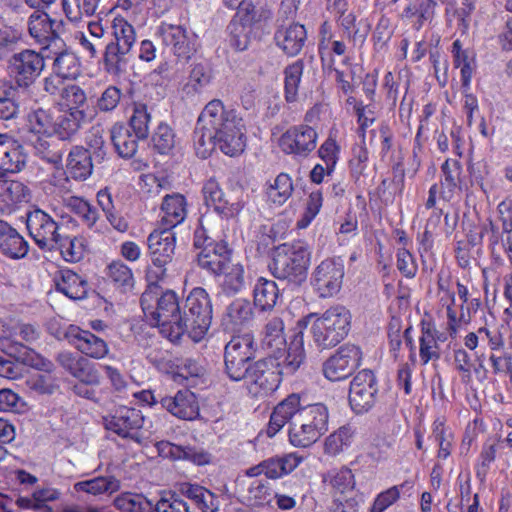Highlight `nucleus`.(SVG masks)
<instances>
[{"mask_svg": "<svg viewBox=\"0 0 512 512\" xmlns=\"http://www.w3.org/2000/svg\"><path fill=\"white\" fill-rule=\"evenodd\" d=\"M245 124L236 110L227 108L220 99H213L200 113L193 132L198 157L206 159L215 147L234 157L246 146Z\"/></svg>", "mask_w": 512, "mask_h": 512, "instance_id": "1", "label": "nucleus"}, {"mask_svg": "<svg viewBox=\"0 0 512 512\" xmlns=\"http://www.w3.org/2000/svg\"><path fill=\"white\" fill-rule=\"evenodd\" d=\"M328 418L324 404L304 405L298 394H291L274 407L267 435L273 437L288 423L290 443L295 447H309L328 430Z\"/></svg>", "mask_w": 512, "mask_h": 512, "instance_id": "2", "label": "nucleus"}, {"mask_svg": "<svg viewBox=\"0 0 512 512\" xmlns=\"http://www.w3.org/2000/svg\"><path fill=\"white\" fill-rule=\"evenodd\" d=\"M260 346L267 353V358L283 361V369L287 374L295 373L305 360L302 330L296 331L288 344L284 321L280 316L266 320L261 331Z\"/></svg>", "mask_w": 512, "mask_h": 512, "instance_id": "3", "label": "nucleus"}, {"mask_svg": "<svg viewBox=\"0 0 512 512\" xmlns=\"http://www.w3.org/2000/svg\"><path fill=\"white\" fill-rule=\"evenodd\" d=\"M140 304L144 314L165 338L171 342L180 340L182 333H174V328L179 323L178 318L182 317L183 307L175 291H161L156 282H150L141 295Z\"/></svg>", "mask_w": 512, "mask_h": 512, "instance_id": "4", "label": "nucleus"}, {"mask_svg": "<svg viewBox=\"0 0 512 512\" xmlns=\"http://www.w3.org/2000/svg\"><path fill=\"white\" fill-rule=\"evenodd\" d=\"M310 259L311 252L303 241L284 243L275 248L270 271L287 287L295 289L306 281Z\"/></svg>", "mask_w": 512, "mask_h": 512, "instance_id": "5", "label": "nucleus"}, {"mask_svg": "<svg viewBox=\"0 0 512 512\" xmlns=\"http://www.w3.org/2000/svg\"><path fill=\"white\" fill-rule=\"evenodd\" d=\"M3 350L16 361L43 371L29 377L27 386L40 395H52L59 389L58 378L53 375L54 364L42 357L28 346L17 340L6 338L1 340Z\"/></svg>", "mask_w": 512, "mask_h": 512, "instance_id": "6", "label": "nucleus"}, {"mask_svg": "<svg viewBox=\"0 0 512 512\" xmlns=\"http://www.w3.org/2000/svg\"><path fill=\"white\" fill-rule=\"evenodd\" d=\"M110 39L103 54L105 70L114 76L127 72L136 42L134 27L123 17H115L111 24Z\"/></svg>", "mask_w": 512, "mask_h": 512, "instance_id": "7", "label": "nucleus"}, {"mask_svg": "<svg viewBox=\"0 0 512 512\" xmlns=\"http://www.w3.org/2000/svg\"><path fill=\"white\" fill-rule=\"evenodd\" d=\"M182 307V317L178 318L175 333H187L194 340H200L212 323V302L208 292L202 287L193 288Z\"/></svg>", "mask_w": 512, "mask_h": 512, "instance_id": "8", "label": "nucleus"}, {"mask_svg": "<svg viewBox=\"0 0 512 512\" xmlns=\"http://www.w3.org/2000/svg\"><path fill=\"white\" fill-rule=\"evenodd\" d=\"M350 326V311L342 305L332 306L311 327L314 343L322 349L334 347L348 335Z\"/></svg>", "mask_w": 512, "mask_h": 512, "instance_id": "9", "label": "nucleus"}, {"mask_svg": "<svg viewBox=\"0 0 512 512\" xmlns=\"http://www.w3.org/2000/svg\"><path fill=\"white\" fill-rule=\"evenodd\" d=\"M281 374H287L283 361L266 357L254 362L244 377L249 394L255 398L271 395L280 385Z\"/></svg>", "mask_w": 512, "mask_h": 512, "instance_id": "10", "label": "nucleus"}, {"mask_svg": "<svg viewBox=\"0 0 512 512\" xmlns=\"http://www.w3.org/2000/svg\"><path fill=\"white\" fill-rule=\"evenodd\" d=\"M151 266L147 269L149 282H157L166 275L167 265L172 262L175 254L176 237L170 229L154 230L147 239Z\"/></svg>", "mask_w": 512, "mask_h": 512, "instance_id": "11", "label": "nucleus"}, {"mask_svg": "<svg viewBox=\"0 0 512 512\" xmlns=\"http://www.w3.org/2000/svg\"><path fill=\"white\" fill-rule=\"evenodd\" d=\"M142 412L135 408L121 406L113 414L105 416L103 423L105 429L117 434L123 439H129L139 445H147L148 436L142 432L144 426Z\"/></svg>", "mask_w": 512, "mask_h": 512, "instance_id": "12", "label": "nucleus"}, {"mask_svg": "<svg viewBox=\"0 0 512 512\" xmlns=\"http://www.w3.org/2000/svg\"><path fill=\"white\" fill-rule=\"evenodd\" d=\"M254 341L250 334L234 336L225 346V372L233 381L244 379L254 359Z\"/></svg>", "mask_w": 512, "mask_h": 512, "instance_id": "13", "label": "nucleus"}, {"mask_svg": "<svg viewBox=\"0 0 512 512\" xmlns=\"http://www.w3.org/2000/svg\"><path fill=\"white\" fill-rule=\"evenodd\" d=\"M45 68V56L31 49L14 53L7 63L9 77L19 88L30 87Z\"/></svg>", "mask_w": 512, "mask_h": 512, "instance_id": "14", "label": "nucleus"}, {"mask_svg": "<svg viewBox=\"0 0 512 512\" xmlns=\"http://www.w3.org/2000/svg\"><path fill=\"white\" fill-rule=\"evenodd\" d=\"M26 228L39 249L54 251L60 241V226L47 212L36 208L26 214Z\"/></svg>", "mask_w": 512, "mask_h": 512, "instance_id": "15", "label": "nucleus"}, {"mask_svg": "<svg viewBox=\"0 0 512 512\" xmlns=\"http://www.w3.org/2000/svg\"><path fill=\"white\" fill-rule=\"evenodd\" d=\"M344 274V262L341 258H327L314 268L311 285L319 297H333L342 287Z\"/></svg>", "mask_w": 512, "mask_h": 512, "instance_id": "16", "label": "nucleus"}, {"mask_svg": "<svg viewBox=\"0 0 512 512\" xmlns=\"http://www.w3.org/2000/svg\"><path fill=\"white\" fill-rule=\"evenodd\" d=\"M378 380L370 369L359 371L352 379L349 388V404L356 414L370 411L377 401Z\"/></svg>", "mask_w": 512, "mask_h": 512, "instance_id": "17", "label": "nucleus"}, {"mask_svg": "<svg viewBox=\"0 0 512 512\" xmlns=\"http://www.w3.org/2000/svg\"><path fill=\"white\" fill-rule=\"evenodd\" d=\"M318 133L307 124L288 128L279 138L278 145L283 153L297 158H307L316 148Z\"/></svg>", "mask_w": 512, "mask_h": 512, "instance_id": "18", "label": "nucleus"}, {"mask_svg": "<svg viewBox=\"0 0 512 512\" xmlns=\"http://www.w3.org/2000/svg\"><path fill=\"white\" fill-rule=\"evenodd\" d=\"M362 351L354 344L339 347L323 363V374L330 381H341L348 378L360 366Z\"/></svg>", "mask_w": 512, "mask_h": 512, "instance_id": "19", "label": "nucleus"}, {"mask_svg": "<svg viewBox=\"0 0 512 512\" xmlns=\"http://www.w3.org/2000/svg\"><path fill=\"white\" fill-rule=\"evenodd\" d=\"M63 30V21L51 19L50 16L40 10L34 11L28 20V31L30 36L47 50L52 43H63L59 34Z\"/></svg>", "mask_w": 512, "mask_h": 512, "instance_id": "20", "label": "nucleus"}, {"mask_svg": "<svg viewBox=\"0 0 512 512\" xmlns=\"http://www.w3.org/2000/svg\"><path fill=\"white\" fill-rule=\"evenodd\" d=\"M64 338L79 352L93 359H103L109 353L106 341L89 330L70 325L64 333Z\"/></svg>", "mask_w": 512, "mask_h": 512, "instance_id": "21", "label": "nucleus"}, {"mask_svg": "<svg viewBox=\"0 0 512 512\" xmlns=\"http://www.w3.org/2000/svg\"><path fill=\"white\" fill-rule=\"evenodd\" d=\"M159 35L162 43L180 59H190L195 51L192 37L181 25L162 23L159 27Z\"/></svg>", "mask_w": 512, "mask_h": 512, "instance_id": "22", "label": "nucleus"}, {"mask_svg": "<svg viewBox=\"0 0 512 512\" xmlns=\"http://www.w3.org/2000/svg\"><path fill=\"white\" fill-rule=\"evenodd\" d=\"M306 40V29L299 23L280 24L274 33V41L277 47L288 56L298 55Z\"/></svg>", "mask_w": 512, "mask_h": 512, "instance_id": "23", "label": "nucleus"}, {"mask_svg": "<svg viewBox=\"0 0 512 512\" xmlns=\"http://www.w3.org/2000/svg\"><path fill=\"white\" fill-rule=\"evenodd\" d=\"M202 192L206 205L213 207L224 218L238 215L243 208V204L240 201L231 202L227 199L219 183L213 178L206 181Z\"/></svg>", "mask_w": 512, "mask_h": 512, "instance_id": "24", "label": "nucleus"}, {"mask_svg": "<svg viewBox=\"0 0 512 512\" xmlns=\"http://www.w3.org/2000/svg\"><path fill=\"white\" fill-rule=\"evenodd\" d=\"M86 119L85 110L64 111L53 122L47 112V133L55 134L59 140H72Z\"/></svg>", "mask_w": 512, "mask_h": 512, "instance_id": "25", "label": "nucleus"}, {"mask_svg": "<svg viewBox=\"0 0 512 512\" xmlns=\"http://www.w3.org/2000/svg\"><path fill=\"white\" fill-rule=\"evenodd\" d=\"M231 250L224 241L207 246L197 257L198 265L213 275H220L229 268Z\"/></svg>", "mask_w": 512, "mask_h": 512, "instance_id": "26", "label": "nucleus"}, {"mask_svg": "<svg viewBox=\"0 0 512 512\" xmlns=\"http://www.w3.org/2000/svg\"><path fill=\"white\" fill-rule=\"evenodd\" d=\"M160 403L168 412L183 420H193L199 415L195 394L187 389L178 391L174 396L161 397Z\"/></svg>", "mask_w": 512, "mask_h": 512, "instance_id": "27", "label": "nucleus"}, {"mask_svg": "<svg viewBox=\"0 0 512 512\" xmlns=\"http://www.w3.org/2000/svg\"><path fill=\"white\" fill-rule=\"evenodd\" d=\"M0 252L14 260L26 257L29 252L28 242L5 220H0Z\"/></svg>", "mask_w": 512, "mask_h": 512, "instance_id": "28", "label": "nucleus"}, {"mask_svg": "<svg viewBox=\"0 0 512 512\" xmlns=\"http://www.w3.org/2000/svg\"><path fill=\"white\" fill-rule=\"evenodd\" d=\"M187 217V201L180 193L167 194L161 204L160 228L173 230Z\"/></svg>", "mask_w": 512, "mask_h": 512, "instance_id": "29", "label": "nucleus"}, {"mask_svg": "<svg viewBox=\"0 0 512 512\" xmlns=\"http://www.w3.org/2000/svg\"><path fill=\"white\" fill-rule=\"evenodd\" d=\"M30 189L22 182L10 180L0 183V212L12 213L22 203L29 202Z\"/></svg>", "mask_w": 512, "mask_h": 512, "instance_id": "30", "label": "nucleus"}, {"mask_svg": "<svg viewBox=\"0 0 512 512\" xmlns=\"http://www.w3.org/2000/svg\"><path fill=\"white\" fill-rule=\"evenodd\" d=\"M94 158L83 146H73L67 158V171L75 180H86L93 171Z\"/></svg>", "mask_w": 512, "mask_h": 512, "instance_id": "31", "label": "nucleus"}, {"mask_svg": "<svg viewBox=\"0 0 512 512\" xmlns=\"http://www.w3.org/2000/svg\"><path fill=\"white\" fill-rule=\"evenodd\" d=\"M55 287L70 299H83L87 295L88 283L72 270H62L55 278Z\"/></svg>", "mask_w": 512, "mask_h": 512, "instance_id": "32", "label": "nucleus"}, {"mask_svg": "<svg viewBox=\"0 0 512 512\" xmlns=\"http://www.w3.org/2000/svg\"><path fill=\"white\" fill-rule=\"evenodd\" d=\"M106 276L108 282L121 294H127L134 289L132 269L121 260H114L107 266Z\"/></svg>", "mask_w": 512, "mask_h": 512, "instance_id": "33", "label": "nucleus"}, {"mask_svg": "<svg viewBox=\"0 0 512 512\" xmlns=\"http://www.w3.org/2000/svg\"><path fill=\"white\" fill-rule=\"evenodd\" d=\"M303 461L296 453H288L280 456L270 457L264 460L265 476L268 479L276 480L292 473Z\"/></svg>", "mask_w": 512, "mask_h": 512, "instance_id": "34", "label": "nucleus"}, {"mask_svg": "<svg viewBox=\"0 0 512 512\" xmlns=\"http://www.w3.org/2000/svg\"><path fill=\"white\" fill-rule=\"evenodd\" d=\"M273 499L278 509L290 511L296 508L298 499H305V487L300 480H289L283 483V489L274 492Z\"/></svg>", "mask_w": 512, "mask_h": 512, "instance_id": "35", "label": "nucleus"}, {"mask_svg": "<svg viewBox=\"0 0 512 512\" xmlns=\"http://www.w3.org/2000/svg\"><path fill=\"white\" fill-rule=\"evenodd\" d=\"M254 304L261 311L271 310L277 304L280 288L273 280L260 277L253 289Z\"/></svg>", "mask_w": 512, "mask_h": 512, "instance_id": "36", "label": "nucleus"}, {"mask_svg": "<svg viewBox=\"0 0 512 512\" xmlns=\"http://www.w3.org/2000/svg\"><path fill=\"white\" fill-rule=\"evenodd\" d=\"M111 140L119 156L131 158L137 152L141 139L123 124H115L111 129Z\"/></svg>", "mask_w": 512, "mask_h": 512, "instance_id": "37", "label": "nucleus"}, {"mask_svg": "<svg viewBox=\"0 0 512 512\" xmlns=\"http://www.w3.org/2000/svg\"><path fill=\"white\" fill-rule=\"evenodd\" d=\"M438 339V331L434 325L423 321L419 338V356L423 365H426L430 360L440 358Z\"/></svg>", "mask_w": 512, "mask_h": 512, "instance_id": "38", "label": "nucleus"}, {"mask_svg": "<svg viewBox=\"0 0 512 512\" xmlns=\"http://www.w3.org/2000/svg\"><path fill=\"white\" fill-rule=\"evenodd\" d=\"M252 304L246 299H235L227 308L223 317L224 323L235 330L250 322L253 318Z\"/></svg>", "mask_w": 512, "mask_h": 512, "instance_id": "39", "label": "nucleus"}, {"mask_svg": "<svg viewBox=\"0 0 512 512\" xmlns=\"http://www.w3.org/2000/svg\"><path fill=\"white\" fill-rule=\"evenodd\" d=\"M121 487L120 481L114 476H98L89 480L77 482L74 489L77 492H85L93 496L104 493L112 494Z\"/></svg>", "mask_w": 512, "mask_h": 512, "instance_id": "40", "label": "nucleus"}, {"mask_svg": "<svg viewBox=\"0 0 512 512\" xmlns=\"http://www.w3.org/2000/svg\"><path fill=\"white\" fill-rule=\"evenodd\" d=\"M119 512H154V503L143 494L123 492L113 500Z\"/></svg>", "mask_w": 512, "mask_h": 512, "instance_id": "41", "label": "nucleus"}, {"mask_svg": "<svg viewBox=\"0 0 512 512\" xmlns=\"http://www.w3.org/2000/svg\"><path fill=\"white\" fill-rule=\"evenodd\" d=\"M35 154L42 160L54 165L62 166L65 145L59 140L38 139L34 145Z\"/></svg>", "mask_w": 512, "mask_h": 512, "instance_id": "42", "label": "nucleus"}, {"mask_svg": "<svg viewBox=\"0 0 512 512\" xmlns=\"http://www.w3.org/2000/svg\"><path fill=\"white\" fill-rule=\"evenodd\" d=\"M151 109L142 103L134 102L132 115L129 119V126L133 133L140 139H146L150 133Z\"/></svg>", "mask_w": 512, "mask_h": 512, "instance_id": "43", "label": "nucleus"}, {"mask_svg": "<svg viewBox=\"0 0 512 512\" xmlns=\"http://www.w3.org/2000/svg\"><path fill=\"white\" fill-rule=\"evenodd\" d=\"M52 69L53 73L65 79H75L80 74L78 58L67 50L56 54Z\"/></svg>", "mask_w": 512, "mask_h": 512, "instance_id": "44", "label": "nucleus"}, {"mask_svg": "<svg viewBox=\"0 0 512 512\" xmlns=\"http://www.w3.org/2000/svg\"><path fill=\"white\" fill-rule=\"evenodd\" d=\"M26 162L27 154L23 145L11 138L0 172L18 173L24 169Z\"/></svg>", "mask_w": 512, "mask_h": 512, "instance_id": "45", "label": "nucleus"}, {"mask_svg": "<svg viewBox=\"0 0 512 512\" xmlns=\"http://www.w3.org/2000/svg\"><path fill=\"white\" fill-rule=\"evenodd\" d=\"M64 206L89 228L93 227L98 219L96 208L81 197L70 196L64 199Z\"/></svg>", "mask_w": 512, "mask_h": 512, "instance_id": "46", "label": "nucleus"}, {"mask_svg": "<svg viewBox=\"0 0 512 512\" xmlns=\"http://www.w3.org/2000/svg\"><path fill=\"white\" fill-rule=\"evenodd\" d=\"M356 429L346 424L338 428L329 435L325 441V452L330 455H336L349 447L352 443Z\"/></svg>", "mask_w": 512, "mask_h": 512, "instance_id": "47", "label": "nucleus"}, {"mask_svg": "<svg viewBox=\"0 0 512 512\" xmlns=\"http://www.w3.org/2000/svg\"><path fill=\"white\" fill-rule=\"evenodd\" d=\"M85 239L79 236L60 235L56 250H60L62 257L67 262H78L83 259L85 254Z\"/></svg>", "mask_w": 512, "mask_h": 512, "instance_id": "48", "label": "nucleus"}, {"mask_svg": "<svg viewBox=\"0 0 512 512\" xmlns=\"http://www.w3.org/2000/svg\"><path fill=\"white\" fill-rule=\"evenodd\" d=\"M183 494L194 501V503L204 512H216L217 500L216 496L199 485H188L182 489Z\"/></svg>", "mask_w": 512, "mask_h": 512, "instance_id": "49", "label": "nucleus"}, {"mask_svg": "<svg viewBox=\"0 0 512 512\" xmlns=\"http://www.w3.org/2000/svg\"><path fill=\"white\" fill-rule=\"evenodd\" d=\"M293 182L286 173H280L267 188V196L274 204H284L292 195Z\"/></svg>", "mask_w": 512, "mask_h": 512, "instance_id": "50", "label": "nucleus"}, {"mask_svg": "<svg viewBox=\"0 0 512 512\" xmlns=\"http://www.w3.org/2000/svg\"><path fill=\"white\" fill-rule=\"evenodd\" d=\"M304 70L303 60L298 59L288 65L284 70L285 75V99L294 102L298 95V88Z\"/></svg>", "mask_w": 512, "mask_h": 512, "instance_id": "51", "label": "nucleus"}, {"mask_svg": "<svg viewBox=\"0 0 512 512\" xmlns=\"http://www.w3.org/2000/svg\"><path fill=\"white\" fill-rule=\"evenodd\" d=\"M152 143L158 153L163 155L171 153L176 145L174 130L164 122L159 123L152 135Z\"/></svg>", "mask_w": 512, "mask_h": 512, "instance_id": "52", "label": "nucleus"}, {"mask_svg": "<svg viewBox=\"0 0 512 512\" xmlns=\"http://www.w3.org/2000/svg\"><path fill=\"white\" fill-rule=\"evenodd\" d=\"M86 103V94L80 86L69 84L61 90L60 105L66 107L67 111L84 110Z\"/></svg>", "mask_w": 512, "mask_h": 512, "instance_id": "53", "label": "nucleus"}, {"mask_svg": "<svg viewBox=\"0 0 512 512\" xmlns=\"http://www.w3.org/2000/svg\"><path fill=\"white\" fill-rule=\"evenodd\" d=\"M211 72L207 65L202 63L195 64L190 72L188 82L183 90L187 95L199 93L210 83Z\"/></svg>", "mask_w": 512, "mask_h": 512, "instance_id": "54", "label": "nucleus"}, {"mask_svg": "<svg viewBox=\"0 0 512 512\" xmlns=\"http://www.w3.org/2000/svg\"><path fill=\"white\" fill-rule=\"evenodd\" d=\"M85 150L90 154L96 164H100L106 158L107 152L102 131L98 127L91 128L85 137Z\"/></svg>", "mask_w": 512, "mask_h": 512, "instance_id": "55", "label": "nucleus"}, {"mask_svg": "<svg viewBox=\"0 0 512 512\" xmlns=\"http://www.w3.org/2000/svg\"><path fill=\"white\" fill-rule=\"evenodd\" d=\"M413 483L405 481L400 485L390 487L389 489L379 493L375 498L370 512H383L392 504H394L400 497V491L403 489H411Z\"/></svg>", "mask_w": 512, "mask_h": 512, "instance_id": "56", "label": "nucleus"}, {"mask_svg": "<svg viewBox=\"0 0 512 512\" xmlns=\"http://www.w3.org/2000/svg\"><path fill=\"white\" fill-rule=\"evenodd\" d=\"M223 290L228 294L239 293L245 287L244 268L240 264L229 263V268L223 271Z\"/></svg>", "mask_w": 512, "mask_h": 512, "instance_id": "57", "label": "nucleus"}, {"mask_svg": "<svg viewBox=\"0 0 512 512\" xmlns=\"http://www.w3.org/2000/svg\"><path fill=\"white\" fill-rule=\"evenodd\" d=\"M274 493L267 481L261 479L253 480L248 487V498L257 506L269 504Z\"/></svg>", "mask_w": 512, "mask_h": 512, "instance_id": "58", "label": "nucleus"}, {"mask_svg": "<svg viewBox=\"0 0 512 512\" xmlns=\"http://www.w3.org/2000/svg\"><path fill=\"white\" fill-rule=\"evenodd\" d=\"M20 40L19 33L11 27L0 29V61L6 60L14 54Z\"/></svg>", "mask_w": 512, "mask_h": 512, "instance_id": "59", "label": "nucleus"}, {"mask_svg": "<svg viewBox=\"0 0 512 512\" xmlns=\"http://www.w3.org/2000/svg\"><path fill=\"white\" fill-rule=\"evenodd\" d=\"M323 203V196L320 190L312 191L307 199L306 208L302 218L298 221L299 228H306L318 215Z\"/></svg>", "mask_w": 512, "mask_h": 512, "instance_id": "60", "label": "nucleus"}, {"mask_svg": "<svg viewBox=\"0 0 512 512\" xmlns=\"http://www.w3.org/2000/svg\"><path fill=\"white\" fill-rule=\"evenodd\" d=\"M361 502L362 496L354 491L340 494L333 501L331 512H358Z\"/></svg>", "mask_w": 512, "mask_h": 512, "instance_id": "61", "label": "nucleus"}, {"mask_svg": "<svg viewBox=\"0 0 512 512\" xmlns=\"http://www.w3.org/2000/svg\"><path fill=\"white\" fill-rule=\"evenodd\" d=\"M19 105L12 97V88L0 87V120H11L18 116Z\"/></svg>", "mask_w": 512, "mask_h": 512, "instance_id": "62", "label": "nucleus"}, {"mask_svg": "<svg viewBox=\"0 0 512 512\" xmlns=\"http://www.w3.org/2000/svg\"><path fill=\"white\" fill-rule=\"evenodd\" d=\"M330 483L340 494L351 492L355 485L354 475L350 469L343 467L331 473Z\"/></svg>", "mask_w": 512, "mask_h": 512, "instance_id": "63", "label": "nucleus"}, {"mask_svg": "<svg viewBox=\"0 0 512 512\" xmlns=\"http://www.w3.org/2000/svg\"><path fill=\"white\" fill-rule=\"evenodd\" d=\"M156 512H191L187 503L180 499L176 494H170L168 497H162L154 504Z\"/></svg>", "mask_w": 512, "mask_h": 512, "instance_id": "64", "label": "nucleus"}]
</instances>
